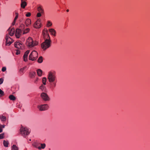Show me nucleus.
<instances>
[{"instance_id":"obj_1","label":"nucleus","mask_w":150,"mask_h":150,"mask_svg":"<svg viewBox=\"0 0 150 150\" xmlns=\"http://www.w3.org/2000/svg\"><path fill=\"white\" fill-rule=\"evenodd\" d=\"M48 79L50 83V88L52 90H53L56 87L57 82L56 75L52 72H49Z\"/></svg>"},{"instance_id":"obj_2","label":"nucleus","mask_w":150,"mask_h":150,"mask_svg":"<svg viewBox=\"0 0 150 150\" xmlns=\"http://www.w3.org/2000/svg\"><path fill=\"white\" fill-rule=\"evenodd\" d=\"M51 40L50 39H46L45 41L41 44V47L45 50L49 48L51 46Z\"/></svg>"},{"instance_id":"obj_3","label":"nucleus","mask_w":150,"mask_h":150,"mask_svg":"<svg viewBox=\"0 0 150 150\" xmlns=\"http://www.w3.org/2000/svg\"><path fill=\"white\" fill-rule=\"evenodd\" d=\"M38 42L36 41L34 42L33 39L31 37L28 38L26 40V45L30 47L37 45L38 44Z\"/></svg>"},{"instance_id":"obj_4","label":"nucleus","mask_w":150,"mask_h":150,"mask_svg":"<svg viewBox=\"0 0 150 150\" xmlns=\"http://www.w3.org/2000/svg\"><path fill=\"white\" fill-rule=\"evenodd\" d=\"M20 131V134L22 136L25 137L30 133V131L27 127L22 126L21 127Z\"/></svg>"},{"instance_id":"obj_5","label":"nucleus","mask_w":150,"mask_h":150,"mask_svg":"<svg viewBox=\"0 0 150 150\" xmlns=\"http://www.w3.org/2000/svg\"><path fill=\"white\" fill-rule=\"evenodd\" d=\"M38 57V53L37 52L34 50L30 54L29 59L32 61L35 60Z\"/></svg>"},{"instance_id":"obj_6","label":"nucleus","mask_w":150,"mask_h":150,"mask_svg":"<svg viewBox=\"0 0 150 150\" xmlns=\"http://www.w3.org/2000/svg\"><path fill=\"white\" fill-rule=\"evenodd\" d=\"M37 107L40 111H42L47 110L49 106L47 104H44L38 105Z\"/></svg>"},{"instance_id":"obj_7","label":"nucleus","mask_w":150,"mask_h":150,"mask_svg":"<svg viewBox=\"0 0 150 150\" xmlns=\"http://www.w3.org/2000/svg\"><path fill=\"white\" fill-rule=\"evenodd\" d=\"M40 96L42 99L45 101H49L50 99L47 94L44 92L42 93L41 94Z\"/></svg>"},{"instance_id":"obj_8","label":"nucleus","mask_w":150,"mask_h":150,"mask_svg":"<svg viewBox=\"0 0 150 150\" xmlns=\"http://www.w3.org/2000/svg\"><path fill=\"white\" fill-rule=\"evenodd\" d=\"M5 38L6 45L9 46L13 42V40L7 34L6 35Z\"/></svg>"},{"instance_id":"obj_9","label":"nucleus","mask_w":150,"mask_h":150,"mask_svg":"<svg viewBox=\"0 0 150 150\" xmlns=\"http://www.w3.org/2000/svg\"><path fill=\"white\" fill-rule=\"evenodd\" d=\"M42 34L44 37L45 39H46L45 37L47 36V38L46 39H50V36L48 33V30L47 29H44L42 32Z\"/></svg>"},{"instance_id":"obj_10","label":"nucleus","mask_w":150,"mask_h":150,"mask_svg":"<svg viewBox=\"0 0 150 150\" xmlns=\"http://www.w3.org/2000/svg\"><path fill=\"white\" fill-rule=\"evenodd\" d=\"M40 20L38 19L34 25V27L35 28H39L41 27Z\"/></svg>"},{"instance_id":"obj_11","label":"nucleus","mask_w":150,"mask_h":150,"mask_svg":"<svg viewBox=\"0 0 150 150\" xmlns=\"http://www.w3.org/2000/svg\"><path fill=\"white\" fill-rule=\"evenodd\" d=\"M22 31L21 29H16L15 35L17 38H19L20 37Z\"/></svg>"},{"instance_id":"obj_12","label":"nucleus","mask_w":150,"mask_h":150,"mask_svg":"<svg viewBox=\"0 0 150 150\" xmlns=\"http://www.w3.org/2000/svg\"><path fill=\"white\" fill-rule=\"evenodd\" d=\"M15 47L18 49H20L22 46V44L19 41H17L15 43Z\"/></svg>"},{"instance_id":"obj_13","label":"nucleus","mask_w":150,"mask_h":150,"mask_svg":"<svg viewBox=\"0 0 150 150\" xmlns=\"http://www.w3.org/2000/svg\"><path fill=\"white\" fill-rule=\"evenodd\" d=\"M8 31V34L11 36H13L14 34L15 30L13 28H12L10 29V28H9Z\"/></svg>"},{"instance_id":"obj_14","label":"nucleus","mask_w":150,"mask_h":150,"mask_svg":"<svg viewBox=\"0 0 150 150\" xmlns=\"http://www.w3.org/2000/svg\"><path fill=\"white\" fill-rule=\"evenodd\" d=\"M30 52L29 50H27L24 53L23 56L24 60V61L26 62L27 60V57L28 54Z\"/></svg>"},{"instance_id":"obj_15","label":"nucleus","mask_w":150,"mask_h":150,"mask_svg":"<svg viewBox=\"0 0 150 150\" xmlns=\"http://www.w3.org/2000/svg\"><path fill=\"white\" fill-rule=\"evenodd\" d=\"M49 32L51 33V34L54 36L56 35V32L55 30L53 28H51L49 30Z\"/></svg>"},{"instance_id":"obj_16","label":"nucleus","mask_w":150,"mask_h":150,"mask_svg":"<svg viewBox=\"0 0 150 150\" xmlns=\"http://www.w3.org/2000/svg\"><path fill=\"white\" fill-rule=\"evenodd\" d=\"M31 23V21L30 19H27L26 20L25 24L27 27L29 26Z\"/></svg>"},{"instance_id":"obj_17","label":"nucleus","mask_w":150,"mask_h":150,"mask_svg":"<svg viewBox=\"0 0 150 150\" xmlns=\"http://www.w3.org/2000/svg\"><path fill=\"white\" fill-rule=\"evenodd\" d=\"M27 4V3L26 1H21V7L23 8H24L26 6Z\"/></svg>"},{"instance_id":"obj_18","label":"nucleus","mask_w":150,"mask_h":150,"mask_svg":"<svg viewBox=\"0 0 150 150\" xmlns=\"http://www.w3.org/2000/svg\"><path fill=\"white\" fill-rule=\"evenodd\" d=\"M36 75V73L35 72L32 71L30 73V76L31 78L34 77Z\"/></svg>"},{"instance_id":"obj_19","label":"nucleus","mask_w":150,"mask_h":150,"mask_svg":"<svg viewBox=\"0 0 150 150\" xmlns=\"http://www.w3.org/2000/svg\"><path fill=\"white\" fill-rule=\"evenodd\" d=\"M39 88L42 91H45L46 90V87L45 85L42 84L39 87Z\"/></svg>"},{"instance_id":"obj_20","label":"nucleus","mask_w":150,"mask_h":150,"mask_svg":"<svg viewBox=\"0 0 150 150\" xmlns=\"http://www.w3.org/2000/svg\"><path fill=\"white\" fill-rule=\"evenodd\" d=\"M37 72L38 75L39 76H41L42 75V71L40 69H38L37 70Z\"/></svg>"},{"instance_id":"obj_21","label":"nucleus","mask_w":150,"mask_h":150,"mask_svg":"<svg viewBox=\"0 0 150 150\" xmlns=\"http://www.w3.org/2000/svg\"><path fill=\"white\" fill-rule=\"evenodd\" d=\"M33 146L37 148L38 149V147H39V144L37 142H35L32 144Z\"/></svg>"},{"instance_id":"obj_22","label":"nucleus","mask_w":150,"mask_h":150,"mask_svg":"<svg viewBox=\"0 0 150 150\" xmlns=\"http://www.w3.org/2000/svg\"><path fill=\"white\" fill-rule=\"evenodd\" d=\"M0 119L1 121H5L6 120V118L5 116L1 115L0 116Z\"/></svg>"},{"instance_id":"obj_23","label":"nucleus","mask_w":150,"mask_h":150,"mask_svg":"<svg viewBox=\"0 0 150 150\" xmlns=\"http://www.w3.org/2000/svg\"><path fill=\"white\" fill-rule=\"evenodd\" d=\"M40 144L41 146H40L39 147H38V149L39 150H40L41 149H44L45 148L46 146V144Z\"/></svg>"},{"instance_id":"obj_24","label":"nucleus","mask_w":150,"mask_h":150,"mask_svg":"<svg viewBox=\"0 0 150 150\" xmlns=\"http://www.w3.org/2000/svg\"><path fill=\"white\" fill-rule=\"evenodd\" d=\"M9 98L12 100H15L16 99V98L13 95H11L9 97Z\"/></svg>"},{"instance_id":"obj_25","label":"nucleus","mask_w":150,"mask_h":150,"mask_svg":"<svg viewBox=\"0 0 150 150\" xmlns=\"http://www.w3.org/2000/svg\"><path fill=\"white\" fill-rule=\"evenodd\" d=\"M26 67H25L23 68H21L19 70V72L22 75L23 74H24V70L26 68Z\"/></svg>"},{"instance_id":"obj_26","label":"nucleus","mask_w":150,"mask_h":150,"mask_svg":"<svg viewBox=\"0 0 150 150\" xmlns=\"http://www.w3.org/2000/svg\"><path fill=\"white\" fill-rule=\"evenodd\" d=\"M3 144L5 147H8V141L4 140L3 141Z\"/></svg>"},{"instance_id":"obj_27","label":"nucleus","mask_w":150,"mask_h":150,"mask_svg":"<svg viewBox=\"0 0 150 150\" xmlns=\"http://www.w3.org/2000/svg\"><path fill=\"white\" fill-rule=\"evenodd\" d=\"M38 10L39 12L41 13H43L44 12L43 9L40 6L38 7Z\"/></svg>"},{"instance_id":"obj_28","label":"nucleus","mask_w":150,"mask_h":150,"mask_svg":"<svg viewBox=\"0 0 150 150\" xmlns=\"http://www.w3.org/2000/svg\"><path fill=\"white\" fill-rule=\"evenodd\" d=\"M12 150H18V148L16 145H13L12 147Z\"/></svg>"},{"instance_id":"obj_29","label":"nucleus","mask_w":150,"mask_h":150,"mask_svg":"<svg viewBox=\"0 0 150 150\" xmlns=\"http://www.w3.org/2000/svg\"><path fill=\"white\" fill-rule=\"evenodd\" d=\"M38 62L39 63H41L43 62V57L42 56H40L38 58Z\"/></svg>"},{"instance_id":"obj_30","label":"nucleus","mask_w":150,"mask_h":150,"mask_svg":"<svg viewBox=\"0 0 150 150\" xmlns=\"http://www.w3.org/2000/svg\"><path fill=\"white\" fill-rule=\"evenodd\" d=\"M42 82L43 84L45 85L46 84V77H44L42 79Z\"/></svg>"},{"instance_id":"obj_31","label":"nucleus","mask_w":150,"mask_h":150,"mask_svg":"<svg viewBox=\"0 0 150 150\" xmlns=\"http://www.w3.org/2000/svg\"><path fill=\"white\" fill-rule=\"evenodd\" d=\"M30 30V29L29 28H26V29L24 30L23 32V34H25L29 32Z\"/></svg>"},{"instance_id":"obj_32","label":"nucleus","mask_w":150,"mask_h":150,"mask_svg":"<svg viewBox=\"0 0 150 150\" xmlns=\"http://www.w3.org/2000/svg\"><path fill=\"white\" fill-rule=\"evenodd\" d=\"M52 25V23L50 21H48L47 24V27H49Z\"/></svg>"},{"instance_id":"obj_33","label":"nucleus","mask_w":150,"mask_h":150,"mask_svg":"<svg viewBox=\"0 0 150 150\" xmlns=\"http://www.w3.org/2000/svg\"><path fill=\"white\" fill-rule=\"evenodd\" d=\"M0 97L4 95V92L1 89H0Z\"/></svg>"},{"instance_id":"obj_34","label":"nucleus","mask_w":150,"mask_h":150,"mask_svg":"<svg viewBox=\"0 0 150 150\" xmlns=\"http://www.w3.org/2000/svg\"><path fill=\"white\" fill-rule=\"evenodd\" d=\"M20 28H21L20 29H21L22 30H23L25 28L24 25L23 24H21V25Z\"/></svg>"},{"instance_id":"obj_35","label":"nucleus","mask_w":150,"mask_h":150,"mask_svg":"<svg viewBox=\"0 0 150 150\" xmlns=\"http://www.w3.org/2000/svg\"><path fill=\"white\" fill-rule=\"evenodd\" d=\"M15 14H16V16L14 19V20H17V19L18 18V13L17 12H16L15 13Z\"/></svg>"},{"instance_id":"obj_36","label":"nucleus","mask_w":150,"mask_h":150,"mask_svg":"<svg viewBox=\"0 0 150 150\" xmlns=\"http://www.w3.org/2000/svg\"><path fill=\"white\" fill-rule=\"evenodd\" d=\"M31 15V13L30 12H27L25 15L26 17H30Z\"/></svg>"},{"instance_id":"obj_37","label":"nucleus","mask_w":150,"mask_h":150,"mask_svg":"<svg viewBox=\"0 0 150 150\" xmlns=\"http://www.w3.org/2000/svg\"><path fill=\"white\" fill-rule=\"evenodd\" d=\"M4 133L0 134V139H3L4 138Z\"/></svg>"},{"instance_id":"obj_38","label":"nucleus","mask_w":150,"mask_h":150,"mask_svg":"<svg viewBox=\"0 0 150 150\" xmlns=\"http://www.w3.org/2000/svg\"><path fill=\"white\" fill-rule=\"evenodd\" d=\"M4 79L2 78H1L0 79V85L2 84L4 81Z\"/></svg>"},{"instance_id":"obj_39","label":"nucleus","mask_w":150,"mask_h":150,"mask_svg":"<svg viewBox=\"0 0 150 150\" xmlns=\"http://www.w3.org/2000/svg\"><path fill=\"white\" fill-rule=\"evenodd\" d=\"M6 67H2V69H1V71H3V72H4L6 70Z\"/></svg>"},{"instance_id":"obj_40","label":"nucleus","mask_w":150,"mask_h":150,"mask_svg":"<svg viewBox=\"0 0 150 150\" xmlns=\"http://www.w3.org/2000/svg\"><path fill=\"white\" fill-rule=\"evenodd\" d=\"M41 13L40 12L38 13L37 15V17H40L41 16Z\"/></svg>"},{"instance_id":"obj_41","label":"nucleus","mask_w":150,"mask_h":150,"mask_svg":"<svg viewBox=\"0 0 150 150\" xmlns=\"http://www.w3.org/2000/svg\"><path fill=\"white\" fill-rule=\"evenodd\" d=\"M16 22V20H14V21H13V22L12 23V25H14L15 23Z\"/></svg>"},{"instance_id":"obj_42","label":"nucleus","mask_w":150,"mask_h":150,"mask_svg":"<svg viewBox=\"0 0 150 150\" xmlns=\"http://www.w3.org/2000/svg\"><path fill=\"white\" fill-rule=\"evenodd\" d=\"M20 54V52L19 51V50H17V52H16V54Z\"/></svg>"},{"instance_id":"obj_43","label":"nucleus","mask_w":150,"mask_h":150,"mask_svg":"<svg viewBox=\"0 0 150 150\" xmlns=\"http://www.w3.org/2000/svg\"><path fill=\"white\" fill-rule=\"evenodd\" d=\"M1 126V128H4L5 127V125H0Z\"/></svg>"},{"instance_id":"obj_44","label":"nucleus","mask_w":150,"mask_h":150,"mask_svg":"<svg viewBox=\"0 0 150 150\" xmlns=\"http://www.w3.org/2000/svg\"><path fill=\"white\" fill-rule=\"evenodd\" d=\"M26 0H21V1H25Z\"/></svg>"},{"instance_id":"obj_45","label":"nucleus","mask_w":150,"mask_h":150,"mask_svg":"<svg viewBox=\"0 0 150 150\" xmlns=\"http://www.w3.org/2000/svg\"><path fill=\"white\" fill-rule=\"evenodd\" d=\"M66 11L67 12H68L69 11V9H67Z\"/></svg>"},{"instance_id":"obj_46","label":"nucleus","mask_w":150,"mask_h":150,"mask_svg":"<svg viewBox=\"0 0 150 150\" xmlns=\"http://www.w3.org/2000/svg\"><path fill=\"white\" fill-rule=\"evenodd\" d=\"M38 79H37L35 81V82H36L37 81H38Z\"/></svg>"},{"instance_id":"obj_47","label":"nucleus","mask_w":150,"mask_h":150,"mask_svg":"<svg viewBox=\"0 0 150 150\" xmlns=\"http://www.w3.org/2000/svg\"><path fill=\"white\" fill-rule=\"evenodd\" d=\"M29 141H31V139H30L29 140Z\"/></svg>"}]
</instances>
